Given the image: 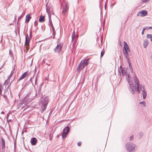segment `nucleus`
Wrapping results in <instances>:
<instances>
[{
    "label": "nucleus",
    "mask_w": 152,
    "mask_h": 152,
    "mask_svg": "<svg viewBox=\"0 0 152 152\" xmlns=\"http://www.w3.org/2000/svg\"><path fill=\"white\" fill-rule=\"evenodd\" d=\"M126 79L130 86L129 90L131 93L133 94L135 93V91L137 89V87L134 86L133 82L131 81V80L130 79L129 75L128 74L127 76Z\"/></svg>",
    "instance_id": "nucleus-1"
},
{
    "label": "nucleus",
    "mask_w": 152,
    "mask_h": 152,
    "mask_svg": "<svg viewBox=\"0 0 152 152\" xmlns=\"http://www.w3.org/2000/svg\"><path fill=\"white\" fill-rule=\"evenodd\" d=\"M124 50L123 52L124 56L126 57L127 61H129L128 53L130 52V49L127 43L125 41L124 42Z\"/></svg>",
    "instance_id": "nucleus-2"
},
{
    "label": "nucleus",
    "mask_w": 152,
    "mask_h": 152,
    "mask_svg": "<svg viewBox=\"0 0 152 152\" xmlns=\"http://www.w3.org/2000/svg\"><path fill=\"white\" fill-rule=\"evenodd\" d=\"M89 59H85L81 61L79 65H78L77 68V70L80 71L82 70L88 64V62Z\"/></svg>",
    "instance_id": "nucleus-3"
},
{
    "label": "nucleus",
    "mask_w": 152,
    "mask_h": 152,
    "mask_svg": "<svg viewBox=\"0 0 152 152\" xmlns=\"http://www.w3.org/2000/svg\"><path fill=\"white\" fill-rule=\"evenodd\" d=\"M134 80L135 85H137V89L138 93L140 92V91H143V89L145 90L144 86L142 85H139V81L138 78L136 77V75L134 74Z\"/></svg>",
    "instance_id": "nucleus-4"
},
{
    "label": "nucleus",
    "mask_w": 152,
    "mask_h": 152,
    "mask_svg": "<svg viewBox=\"0 0 152 152\" xmlns=\"http://www.w3.org/2000/svg\"><path fill=\"white\" fill-rule=\"evenodd\" d=\"M135 147V145L132 142L128 143L126 145V150L129 152L133 151Z\"/></svg>",
    "instance_id": "nucleus-5"
},
{
    "label": "nucleus",
    "mask_w": 152,
    "mask_h": 152,
    "mask_svg": "<svg viewBox=\"0 0 152 152\" xmlns=\"http://www.w3.org/2000/svg\"><path fill=\"white\" fill-rule=\"evenodd\" d=\"M69 131V129L68 126H66L63 129V132L62 134V137L65 138L66 137L68 132Z\"/></svg>",
    "instance_id": "nucleus-6"
},
{
    "label": "nucleus",
    "mask_w": 152,
    "mask_h": 152,
    "mask_svg": "<svg viewBox=\"0 0 152 152\" xmlns=\"http://www.w3.org/2000/svg\"><path fill=\"white\" fill-rule=\"evenodd\" d=\"M148 13L147 11L146 10H143L138 12L137 14V16L143 17L146 16Z\"/></svg>",
    "instance_id": "nucleus-7"
},
{
    "label": "nucleus",
    "mask_w": 152,
    "mask_h": 152,
    "mask_svg": "<svg viewBox=\"0 0 152 152\" xmlns=\"http://www.w3.org/2000/svg\"><path fill=\"white\" fill-rule=\"evenodd\" d=\"M24 101L23 100L20 101L18 104V108H21V109H23L25 107V106L26 105L25 104H23Z\"/></svg>",
    "instance_id": "nucleus-8"
},
{
    "label": "nucleus",
    "mask_w": 152,
    "mask_h": 152,
    "mask_svg": "<svg viewBox=\"0 0 152 152\" xmlns=\"http://www.w3.org/2000/svg\"><path fill=\"white\" fill-rule=\"evenodd\" d=\"M30 75V73H29L28 72L26 71L25 72L24 74H23L20 77L19 79V80L20 81L22 79L24 78L26 76H28Z\"/></svg>",
    "instance_id": "nucleus-9"
},
{
    "label": "nucleus",
    "mask_w": 152,
    "mask_h": 152,
    "mask_svg": "<svg viewBox=\"0 0 152 152\" xmlns=\"http://www.w3.org/2000/svg\"><path fill=\"white\" fill-rule=\"evenodd\" d=\"M69 7L68 6V4L66 3L65 6L63 7V10L62 11V13L63 15H65L66 12L68 11Z\"/></svg>",
    "instance_id": "nucleus-10"
},
{
    "label": "nucleus",
    "mask_w": 152,
    "mask_h": 152,
    "mask_svg": "<svg viewBox=\"0 0 152 152\" xmlns=\"http://www.w3.org/2000/svg\"><path fill=\"white\" fill-rule=\"evenodd\" d=\"M62 47L60 44H58L54 50V51L55 52H59L61 51Z\"/></svg>",
    "instance_id": "nucleus-11"
},
{
    "label": "nucleus",
    "mask_w": 152,
    "mask_h": 152,
    "mask_svg": "<svg viewBox=\"0 0 152 152\" xmlns=\"http://www.w3.org/2000/svg\"><path fill=\"white\" fill-rule=\"evenodd\" d=\"M49 101L48 98L45 97L43 100L42 104L47 105Z\"/></svg>",
    "instance_id": "nucleus-12"
},
{
    "label": "nucleus",
    "mask_w": 152,
    "mask_h": 152,
    "mask_svg": "<svg viewBox=\"0 0 152 152\" xmlns=\"http://www.w3.org/2000/svg\"><path fill=\"white\" fill-rule=\"evenodd\" d=\"M37 139L36 138L33 137L31 138V142L33 145H35L37 143Z\"/></svg>",
    "instance_id": "nucleus-13"
},
{
    "label": "nucleus",
    "mask_w": 152,
    "mask_h": 152,
    "mask_svg": "<svg viewBox=\"0 0 152 152\" xmlns=\"http://www.w3.org/2000/svg\"><path fill=\"white\" fill-rule=\"evenodd\" d=\"M31 18V17L30 14H28L27 15L26 18L25 22L28 23L29 22Z\"/></svg>",
    "instance_id": "nucleus-14"
},
{
    "label": "nucleus",
    "mask_w": 152,
    "mask_h": 152,
    "mask_svg": "<svg viewBox=\"0 0 152 152\" xmlns=\"http://www.w3.org/2000/svg\"><path fill=\"white\" fill-rule=\"evenodd\" d=\"M25 39L26 40L25 43L26 44V45L28 46L29 45V37L27 35L26 36Z\"/></svg>",
    "instance_id": "nucleus-15"
},
{
    "label": "nucleus",
    "mask_w": 152,
    "mask_h": 152,
    "mask_svg": "<svg viewBox=\"0 0 152 152\" xmlns=\"http://www.w3.org/2000/svg\"><path fill=\"white\" fill-rule=\"evenodd\" d=\"M1 148L3 150L4 148L5 143L4 140L3 138H1Z\"/></svg>",
    "instance_id": "nucleus-16"
},
{
    "label": "nucleus",
    "mask_w": 152,
    "mask_h": 152,
    "mask_svg": "<svg viewBox=\"0 0 152 152\" xmlns=\"http://www.w3.org/2000/svg\"><path fill=\"white\" fill-rule=\"evenodd\" d=\"M149 44V42L148 41L147 39H145L143 42V47L145 48H146V47L148 46Z\"/></svg>",
    "instance_id": "nucleus-17"
},
{
    "label": "nucleus",
    "mask_w": 152,
    "mask_h": 152,
    "mask_svg": "<svg viewBox=\"0 0 152 152\" xmlns=\"http://www.w3.org/2000/svg\"><path fill=\"white\" fill-rule=\"evenodd\" d=\"M39 21L40 22H43L45 21V17L41 15L39 18Z\"/></svg>",
    "instance_id": "nucleus-18"
},
{
    "label": "nucleus",
    "mask_w": 152,
    "mask_h": 152,
    "mask_svg": "<svg viewBox=\"0 0 152 152\" xmlns=\"http://www.w3.org/2000/svg\"><path fill=\"white\" fill-rule=\"evenodd\" d=\"M48 14L49 16V20L50 25L51 27H53V25L51 21L50 14L49 13H48Z\"/></svg>",
    "instance_id": "nucleus-19"
},
{
    "label": "nucleus",
    "mask_w": 152,
    "mask_h": 152,
    "mask_svg": "<svg viewBox=\"0 0 152 152\" xmlns=\"http://www.w3.org/2000/svg\"><path fill=\"white\" fill-rule=\"evenodd\" d=\"M142 94L143 99H145L147 96V93L145 90L143 89Z\"/></svg>",
    "instance_id": "nucleus-20"
},
{
    "label": "nucleus",
    "mask_w": 152,
    "mask_h": 152,
    "mask_svg": "<svg viewBox=\"0 0 152 152\" xmlns=\"http://www.w3.org/2000/svg\"><path fill=\"white\" fill-rule=\"evenodd\" d=\"M47 105L43 104H42V112H43L46 109Z\"/></svg>",
    "instance_id": "nucleus-21"
},
{
    "label": "nucleus",
    "mask_w": 152,
    "mask_h": 152,
    "mask_svg": "<svg viewBox=\"0 0 152 152\" xmlns=\"http://www.w3.org/2000/svg\"><path fill=\"white\" fill-rule=\"evenodd\" d=\"M72 41L73 42L74 39H75V32L74 31L72 33Z\"/></svg>",
    "instance_id": "nucleus-22"
},
{
    "label": "nucleus",
    "mask_w": 152,
    "mask_h": 152,
    "mask_svg": "<svg viewBox=\"0 0 152 152\" xmlns=\"http://www.w3.org/2000/svg\"><path fill=\"white\" fill-rule=\"evenodd\" d=\"M121 72L122 75H124L126 73V69H121Z\"/></svg>",
    "instance_id": "nucleus-23"
},
{
    "label": "nucleus",
    "mask_w": 152,
    "mask_h": 152,
    "mask_svg": "<svg viewBox=\"0 0 152 152\" xmlns=\"http://www.w3.org/2000/svg\"><path fill=\"white\" fill-rule=\"evenodd\" d=\"M140 104L143 105L144 107L146 106V103L144 101L140 102Z\"/></svg>",
    "instance_id": "nucleus-24"
},
{
    "label": "nucleus",
    "mask_w": 152,
    "mask_h": 152,
    "mask_svg": "<svg viewBox=\"0 0 152 152\" xmlns=\"http://www.w3.org/2000/svg\"><path fill=\"white\" fill-rule=\"evenodd\" d=\"M146 37L148 39L150 38L151 39L152 37V35L151 34H148L147 35Z\"/></svg>",
    "instance_id": "nucleus-25"
},
{
    "label": "nucleus",
    "mask_w": 152,
    "mask_h": 152,
    "mask_svg": "<svg viewBox=\"0 0 152 152\" xmlns=\"http://www.w3.org/2000/svg\"><path fill=\"white\" fill-rule=\"evenodd\" d=\"M15 70V69L14 68L13 70L11 72L10 75L9 76V78L10 77H11L13 75V73H14V70Z\"/></svg>",
    "instance_id": "nucleus-26"
},
{
    "label": "nucleus",
    "mask_w": 152,
    "mask_h": 152,
    "mask_svg": "<svg viewBox=\"0 0 152 152\" xmlns=\"http://www.w3.org/2000/svg\"><path fill=\"white\" fill-rule=\"evenodd\" d=\"M129 68L131 70V72L132 73L133 72V69L130 64H129Z\"/></svg>",
    "instance_id": "nucleus-27"
},
{
    "label": "nucleus",
    "mask_w": 152,
    "mask_h": 152,
    "mask_svg": "<svg viewBox=\"0 0 152 152\" xmlns=\"http://www.w3.org/2000/svg\"><path fill=\"white\" fill-rule=\"evenodd\" d=\"M104 53V50H102V51L101 52V57H102L103 56Z\"/></svg>",
    "instance_id": "nucleus-28"
},
{
    "label": "nucleus",
    "mask_w": 152,
    "mask_h": 152,
    "mask_svg": "<svg viewBox=\"0 0 152 152\" xmlns=\"http://www.w3.org/2000/svg\"><path fill=\"white\" fill-rule=\"evenodd\" d=\"M41 91V88H39L38 90L37 94H38L40 95V94Z\"/></svg>",
    "instance_id": "nucleus-29"
},
{
    "label": "nucleus",
    "mask_w": 152,
    "mask_h": 152,
    "mask_svg": "<svg viewBox=\"0 0 152 152\" xmlns=\"http://www.w3.org/2000/svg\"><path fill=\"white\" fill-rule=\"evenodd\" d=\"M150 0H142V1L144 2H146L149 1Z\"/></svg>",
    "instance_id": "nucleus-30"
},
{
    "label": "nucleus",
    "mask_w": 152,
    "mask_h": 152,
    "mask_svg": "<svg viewBox=\"0 0 152 152\" xmlns=\"http://www.w3.org/2000/svg\"><path fill=\"white\" fill-rule=\"evenodd\" d=\"M145 29V30H148L149 29V27H146L143 28Z\"/></svg>",
    "instance_id": "nucleus-31"
},
{
    "label": "nucleus",
    "mask_w": 152,
    "mask_h": 152,
    "mask_svg": "<svg viewBox=\"0 0 152 152\" xmlns=\"http://www.w3.org/2000/svg\"><path fill=\"white\" fill-rule=\"evenodd\" d=\"M145 31V29L143 28L142 31V34L143 35L144 33V31Z\"/></svg>",
    "instance_id": "nucleus-32"
},
{
    "label": "nucleus",
    "mask_w": 152,
    "mask_h": 152,
    "mask_svg": "<svg viewBox=\"0 0 152 152\" xmlns=\"http://www.w3.org/2000/svg\"><path fill=\"white\" fill-rule=\"evenodd\" d=\"M81 143L80 142H79L77 143V145L78 146H81Z\"/></svg>",
    "instance_id": "nucleus-33"
},
{
    "label": "nucleus",
    "mask_w": 152,
    "mask_h": 152,
    "mask_svg": "<svg viewBox=\"0 0 152 152\" xmlns=\"http://www.w3.org/2000/svg\"><path fill=\"white\" fill-rule=\"evenodd\" d=\"M133 139V136H132L130 137V140H132Z\"/></svg>",
    "instance_id": "nucleus-34"
},
{
    "label": "nucleus",
    "mask_w": 152,
    "mask_h": 152,
    "mask_svg": "<svg viewBox=\"0 0 152 152\" xmlns=\"http://www.w3.org/2000/svg\"><path fill=\"white\" fill-rule=\"evenodd\" d=\"M34 25L35 26H37V23L36 22H35L34 23Z\"/></svg>",
    "instance_id": "nucleus-35"
},
{
    "label": "nucleus",
    "mask_w": 152,
    "mask_h": 152,
    "mask_svg": "<svg viewBox=\"0 0 152 152\" xmlns=\"http://www.w3.org/2000/svg\"><path fill=\"white\" fill-rule=\"evenodd\" d=\"M7 121H8V122H11V121H12V120H11V119L8 120V117H7Z\"/></svg>",
    "instance_id": "nucleus-36"
},
{
    "label": "nucleus",
    "mask_w": 152,
    "mask_h": 152,
    "mask_svg": "<svg viewBox=\"0 0 152 152\" xmlns=\"http://www.w3.org/2000/svg\"><path fill=\"white\" fill-rule=\"evenodd\" d=\"M51 28H52V30H53V32H54V28L53 27H53H51Z\"/></svg>",
    "instance_id": "nucleus-37"
},
{
    "label": "nucleus",
    "mask_w": 152,
    "mask_h": 152,
    "mask_svg": "<svg viewBox=\"0 0 152 152\" xmlns=\"http://www.w3.org/2000/svg\"><path fill=\"white\" fill-rule=\"evenodd\" d=\"M4 112L3 111H2L1 112V113L2 114H4Z\"/></svg>",
    "instance_id": "nucleus-38"
},
{
    "label": "nucleus",
    "mask_w": 152,
    "mask_h": 152,
    "mask_svg": "<svg viewBox=\"0 0 152 152\" xmlns=\"http://www.w3.org/2000/svg\"><path fill=\"white\" fill-rule=\"evenodd\" d=\"M149 29H152V27H149Z\"/></svg>",
    "instance_id": "nucleus-39"
},
{
    "label": "nucleus",
    "mask_w": 152,
    "mask_h": 152,
    "mask_svg": "<svg viewBox=\"0 0 152 152\" xmlns=\"http://www.w3.org/2000/svg\"><path fill=\"white\" fill-rule=\"evenodd\" d=\"M142 134H143V133H142V132L140 133V135H142Z\"/></svg>",
    "instance_id": "nucleus-40"
},
{
    "label": "nucleus",
    "mask_w": 152,
    "mask_h": 152,
    "mask_svg": "<svg viewBox=\"0 0 152 152\" xmlns=\"http://www.w3.org/2000/svg\"><path fill=\"white\" fill-rule=\"evenodd\" d=\"M0 92H1V89H0Z\"/></svg>",
    "instance_id": "nucleus-41"
},
{
    "label": "nucleus",
    "mask_w": 152,
    "mask_h": 152,
    "mask_svg": "<svg viewBox=\"0 0 152 152\" xmlns=\"http://www.w3.org/2000/svg\"><path fill=\"white\" fill-rule=\"evenodd\" d=\"M52 14H54V13L52 11Z\"/></svg>",
    "instance_id": "nucleus-42"
},
{
    "label": "nucleus",
    "mask_w": 152,
    "mask_h": 152,
    "mask_svg": "<svg viewBox=\"0 0 152 152\" xmlns=\"http://www.w3.org/2000/svg\"><path fill=\"white\" fill-rule=\"evenodd\" d=\"M36 82H37V80L36 79V80H35V83H36Z\"/></svg>",
    "instance_id": "nucleus-43"
},
{
    "label": "nucleus",
    "mask_w": 152,
    "mask_h": 152,
    "mask_svg": "<svg viewBox=\"0 0 152 152\" xmlns=\"http://www.w3.org/2000/svg\"><path fill=\"white\" fill-rule=\"evenodd\" d=\"M120 68H121V66H120Z\"/></svg>",
    "instance_id": "nucleus-44"
}]
</instances>
